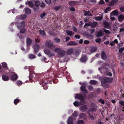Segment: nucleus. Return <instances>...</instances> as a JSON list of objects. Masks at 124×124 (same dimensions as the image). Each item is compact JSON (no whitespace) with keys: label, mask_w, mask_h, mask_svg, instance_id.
<instances>
[{"label":"nucleus","mask_w":124,"mask_h":124,"mask_svg":"<svg viewBox=\"0 0 124 124\" xmlns=\"http://www.w3.org/2000/svg\"><path fill=\"white\" fill-rule=\"evenodd\" d=\"M54 51L56 52H58V54L61 57H63L64 56L65 54V51L61 49L60 48H56L54 49Z\"/></svg>","instance_id":"nucleus-1"},{"label":"nucleus","mask_w":124,"mask_h":124,"mask_svg":"<svg viewBox=\"0 0 124 124\" xmlns=\"http://www.w3.org/2000/svg\"><path fill=\"white\" fill-rule=\"evenodd\" d=\"M48 83L52 84V81H47V82H46L45 81L42 80L40 83V84L43 86L44 89L45 90H46L47 89V86L46 85Z\"/></svg>","instance_id":"nucleus-2"},{"label":"nucleus","mask_w":124,"mask_h":124,"mask_svg":"<svg viewBox=\"0 0 124 124\" xmlns=\"http://www.w3.org/2000/svg\"><path fill=\"white\" fill-rule=\"evenodd\" d=\"M75 98L77 99H78L80 100H84L86 97L85 95L84 94L83 95L77 94L75 96Z\"/></svg>","instance_id":"nucleus-3"},{"label":"nucleus","mask_w":124,"mask_h":124,"mask_svg":"<svg viewBox=\"0 0 124 124\" xmlns=\"http://www.w3.org/2000/svg\"><path fill=\"white\" fill-rule=\"evenodd\" d=\"M53 44V42H51L50 41H47L46 43V46L51 49L54 48V46Z\"/></svg>","instance_id":"nucleus-4"},{"label":"nucleus","mask_w":124,"mask_h":124,"mask_svg":"<svg viewBox=\"0 0 124 124\" xmlns=\"http://www.w3.org/2000/svg\"><path fill=\"white\" fill-rule=\"evenodd\" d=\"M97 106L96 104L93 103L91 104L90 106V110L93 112L95 111L97 109Z\"/></svg>","instance_id":"nucleus-5"},{"label":"nucleus","mask_w":124,"mask_h":124,"mask_svg":"<svg viewBox=\"0 0 124 124\" xmlns=\"http://www.w3.org/2000/svg\"><path fill=\"white\" fill-rule=\"evenodd\" d=\"M27 17V16L25 14L19 15L18 16H16V19L18 20H23L25 19Z\"/></svg>","instance_id":"nucleus-6"},{"label":"nucleus","mask_w":124,"mask_h":124,"mask_svg":"<svg viewBox=\"0 0 124 124\" xmlns=\"http://www.w3.org/2000/svg\"><path fill=\"white\" fill-rule=\"evenodd\" d=\"M33 48L34 53L36 54L39 50V46L38 44H36L33 46Z\"/></svg>","instance_id":"nucleus-7"},{"label":"nucleus","mask_w":124,"mask_h":124,"mask_svg":"<svg viewBox=\"0 0 124 124\" xmlns=\"http://www.w3.org/2000/svg\"><path fill=\"white\" fill-rule=\"evenodd\" d=\"M25 26V22L24 21H22L21 23H19V25L17 26L18 28L19 29H21L23 28Z\"/></svg>","instance_id":"nucleus-8"},{"label":"nucleus","mask_w":124,"mask_h":124,"mask_svg":"<svg viewBox=\"0 0 124 124\" xmlns=\"http://www.w3.org/2000/svg\"><path fill=\"white\" fill-rule=\"evenodd\" d=\"M82 85H81V90L82 92L86 94L88 92V91L86 89L84 85L85 84L83 83Z\"/></svg>","instance_id":"nucleus-9"},{"label":"nucleus","mask_w":124,"mask_h":124,"mask_svg":"<svg viewBox=\"0 0 124 124\" xmlns=\"http://www.w3.org/2000/svg\"><path fill=\"white\" fill-rule=\"evenodd\" d=\"M87 59V56L85 55H83L81 58L80 59V60L82 62H85Z\"/></svg>","instance_id":"nucleus-10"},{"label":"nucleus","mask_w":124,"mask_h":124,"mask_svg":"<svg viewBox=\"0 0 124 124\" xmlns=\"http://www.w3.org/2000/svg\"><path fill=\"white\" fill-rule=\"evenodd\" d=\"M101 85L105 88H108L109 86V85L108 84L104 82H101Z\"/></svg>","instance_id":"nucleus-11"},{"label":"nucleus","mask_w":124,"mask_h":124,"mask_svg":"<svg viewBox=\"0 0 124 124\" xmlns=\"http://www.w3.org/2000/svg\"><path fill=\"white\" fill-rule=\"evenodd\" d=\"M78 44V43L76 41H70L67 44V46H75Z\"/></svg>","instance_id":"nucleus-12"},{"label":"nucleus","mask_w":124,"mask_h":124,"mask_svg":"<svg viewBox=\"0 0 124 124\" xmlns=\"http://www.w3.org/2000/svg\"><path fill=\"white\" fill-rule=\"evenodd\" d=\"M68 4L71 6H73L77 5L78 3L77 1H69Z\"/></svg>","instance_id":"nucleus-13"},{"label":"nucleus","mask_w":124,"mask_h":124,"mask_svg":"<svg viewBox=\"0 0 124 124\" xmlns=\"http://www.w3.org/2000/svg\"><path fill=\"white\" fill-rule=\"evenodd\" d=\"M101 58L103 60H104L107 58V56L105 53L103 51H102L101 52Z\"/></svg>","instance_id":"nucleus-14"},{"label":"nucleus","mask_w":124,"mask_h":124,"mask_svg":"<svg viewBox=\"0 0 124 124\" xmlns=\"http://www.w3.org/2000/svg\"><path fill=\"white\" fill-rule=\"evenodd\" d=\"M87 108V107L86 105H84L81 107L80 109L82 112H85Z\"/></svg>","instance_id":"nucleus-15"},{"label":"nucleus","mask_w":124,"mask_h":124,"mask_svg":"<svg viewBox=\"0 0 124 124\" xmlns=\"http://www.w3.org/2000/svg\"><path fill=\"white\" fill-rule=\"evenodd\" d=\"M68 124H73V120L72 117H70L67 120Z\"/></svg>","instance_id":"nucleus-16"},{"label":"nucleus","mask_w":124,"mask_h":124,"mask_svg":"<svg viewBox=\"0 0 124 124\" xmlns=\"http://www.w3.org/2000/svg\"><path fill=\"white\" fill-rule=\"evenodd\" d=\"M74 51V50L73 48H70L67 51L66 54L68 55H70Z\"/></svg>","instance_id":"nucleus-17"},{"label":"nucleus","mask_w":124,"mask_h":124,"mask_svg":"<svg viewBox=\"0 0 124 124\" xmlns=\"http://www.w3.org/2000/svg\"><path fill=\"white\" fill-rule=\"evenodd\" d=\"M18 77L16 74L13 75L11 77V79L12 80H16L17 79Z\"/></svg>","instance_id":"nucleus-18"},{"label":"nucleus","mask_w":124,"mask_h":124,"mask_svg":"<svg viewBox=\"0 0 124 124\" xmlns=\"http://www.w3.org/2000/svg\"><path fill=\"white\" fill-rule=\"evenodd\" d=\"M39 35H42V36L45 37L46 36V33L44 31L40 29L39 30Z\"/></svg>","instance_id":"nucleus-19"},{"label":"nucleus","mask_w":124,"mask_h":124,"mask_svg":"<svg viewBox=\"0 0 124 124\" xmlns=\"http://www.w3.org/2000/svg\"><path fill=\"white\" fill-rule=\"evenodd\" d=\"M83 11L84 13V15L85 16H92V14L90 13L89 11H86L85 10H84Z\"/></svg>","instance_id":"nucleus-20"},{"label":"nucleus","mask_w":124,"mask_h":124,"mask_svg":"<svg viewBox=\"0 0 124 124\" xmlns=\"http://www.w3.org/2000/svg\"><path fill=\"white\" fill-rule=\"evenodd\" d=\"M2 78L3 80L4 81H8L9 80V77L5 75H3L2 76Z\"/></svg>","instance_id":"nucleus-21"},{"label":"nucleus","mask_w":124,"mask_h":124,"mask_svg":"<svg viewBox=\"0 0 124 124\" xmlns=\"http://www.w3.org/2000/svg\"><path fill=\"white\" fill-rule=\"evenodd\" d=\"M32 40L29 38H27L26 43L28 46L30 45L32 43Z\"/></svg>","instance_id":"nucleus-22"},{"label":"nucleus","mask_w":124,"mask_h":124,"mask_svg":"<svg viewBox=\"0 0 124 124\" xmlns=\"http://www.w3.org/2000/svg\"><path fill=\"white\" fill-rule=\"evenodd\" d=\"M24 10L26 14H29L31 12V10L28 8H26L24 9Z\"/></svg>","instance_id":"nucleus-23"},{"label":"nucleus","mask_w":124,"mask_h":124,"mask_svg":"<svg viewBox=\"0 0 124 124\" xmlns=\"http://www.w3.org/2000/svg\"><path fill=\"white\" fill-rule=\"evenodd\" d=\"M124 20V16L123 15H120L118 17V20L120 22H121Z\"/></svg>","instance_id":"nucleus-24"},{"label":"nucleus","mask_w":124,"mask_h":124,"mask_svg":"<svg viewBox=\"0 0 124 124\" xmlns=\"http://www.w3.org/2000/svg\"><path fill=\"white\" fill-rule=\"evenodd\" d=\"M103 23L105 27V28H108L109 26L110 25L109 23L106 21L103 22Z\"/></svg>","instance_id":"nucleus-25"},{"label":"nucleus","mask_w":124,"mask_h":124,"mask_svg":"<svg viewBox=\"0 0 124 124\" xmlns=\"http://www.w3.org/2000/svg\"><path fill=\"white\" fill-rule=\"evenodd\" d=\"M28 57L31 59H32L36 57V56L35 55L32 54H29L28 55Z\"/></svg>","instance_id":"nucleus-26"},{"label":"nucleus","mask_w":124,"mask_h":124,"mask_svg":"<svg viewBox=\"0 0 124 124\" xmlns=\"http://www.w3.org/2000/svg\"><path fill=\"white\" fill-rule=\"evenodd\" d=\"M40 3L38 0H37L35 1L34 5L35 7H38L40 6Z\"/></svg>","instance_id":"nucleus-27"},{"label":"nucleus","mask_w":124,"mask_h":124,"mask_svg":"<svg viewBox=\"0 0 124 124\" xmlns=\"http://www.w3.org/2000/svg\"><path fill=\"white\" fill-rule=\"evenodd\" d=\"M97 24V23L96 22H94L93 23L92 22L91 26L92 28H94L96 26Z\"/></svg>","instance_id":"nucleus-28"},{"label":"nucleus","mask_w":124,"mask_h":124,"mask_svg":"<svg viewBox=\"0 0 124 124\" xmlns=\"http://www.w3.org/2000/svg\"><path fill=\"white\" fill-rule=\"evenodd\" d=\"M61 8V6L60 5L54 7V9L55 11H57L60 9Z\"/></svg>","instance_id":"nucleus-29"},{"label":"nucleus","mask_w":124,"mask_h":124,"mask_svg":"<svg viewBox=\"0 0 124 124\" xmlns=\"http://www.w3.org/2000/svg\"><path fill=\"white\" fill-rule=\"evenodd\" d=\"M44 53L46 54L50 55L51 54V52L48 49L45 50H44Z\"/></svg>","instance_id":"nucleus-30"},{"label":"nucleus","mask_w":124,"mask_h":124,"mask_svg":"<svg viewBox=\"0 0 124 124\" xmlns=\"http://www.w3.org/2000/svg\"><path fill=\"white\" fill-rule=\"evenodd\" d=\"M46 15L47 16V15L46 14V13L45 12H44L40 14L39 15V16L41 19H42Z\"/></svg>","instance_id":"nucleus-31"},{"label":"nucleus","mask_w":124,"mask_h":124,"mask_svg":"<svg viewBox=\"0 0 124 124\" xmlns=\"http://www.w3.org/2000/svg\"><path fill=\"white\" fill-rule=\"evenodd\" d=\"M97 49V48L96 47H92L90 50V51L91 52H95Z\"/></svg>","instance_id":"nucleus-32"},{"label":"nucleus","mask_w":124,"mask_h":124,"mask_svg":"<svg viewBox=\"0 0 124 124\" xmlns=\"http://www.w3.org/2000/svg\"><path fill=\"white\" fill-rule=\"evenodd\" d=\"M20 102V100L18 99H15L14 101V103L15 105H16L17 104Z\"/></svg>","instance_id":"nucleus-33"},{"label":"nucleus","mask_w":124,"mask_h":124,"mask_svg":"<svg viewBox=\"0 0 124 124\" xmlns=\"http://www.w3.org/2000/svg\"><path fill=\"white\" fill-rule=\"evenodd\" d=\"M90 83L92 84L95 85L97 83V81L95 80H92L90 81Z\"/></svg>","instance_id":"nucleus-34"},{"label":"nucleus","mask_w":124,"mask_h":124,"mask_svg":"<svg viewBox=\"0 0 124 124\" xmlns=\"http://www.w3.org/2000/svg\"><path fill=\"white\" fill-rule=\"evenodd\" d=\"M102 35V32L101 31H99L97 33L96 36L98 38L100 37Z\"/></svg>","instance_id":"nucleus-35"},{"label":"nucleus","mask_w":124,"mask_h":124,"mask_svg":"<svg viewBox=\"0 0 124 124\" xmlns=\"http://www.w3.org/2000/svg\"><path fill=\"white\" fill-rule=\"evenodd\" d=\"M66 33L68 35L70 36H71L73 35V32L71 31L68 30L66 31Z\"/></svg>","instance_id":"nucleus-36"},{"label":"nucleus","mask_w":124,"mask_h":124,"mask_svg":"<svg viewBox=\"0 0 124 124\" xmlns=\"http://www.w3.org/2000/svg\"><path fill=\"white\" fill-rule=\"evenodd\" d=\"M78 124H84L85 122L83 120H78L77 122Z\"/></svg>","instance_id":"nucleus-37"},{"label":"nucleus","mask_w":124,"mask_h":124,"mask_svg":"<svg viewBox=\"0 0 124 124\" xmlns=\"http://www.w3.org/2000/svg\"><path fill=\"white\" fill-rule=\"evenodd\" d=\"M28 5L31 7H33L34 5L33 3L31 1H29L28 3Z\"/></svg>","instance_id":"nucleus-38"},{"label":"nucleus","mask_w":124,"mask_h":124,"mask_svg":"<svg viewBox=\"0 0 124 124\" xmlns=\"http://www.w3.org/2000/svg\"><path fill=\"white\" fill-rule=\"evenodd\" d=\"M1 64L2 65V67L6 69L7 68V65L6 63L4 62Z\"/></svg>","instance_id":"nucleus-39"},{"label":"nucleus","mask_w":124,"mask_h":124,"mask_svg":"<svg viewBox=\"0 0 124 124\" xmlns=\"http://www.w3.org/2000/svg\"><path fill=\"white\" fill-rule=\"evenodd\" d=\"M78 116L77 111H74V113L71 116L73 117H77Z\"/></svg>","instance_id":"nucleus-40"},{"label":"nucleus","mask_w":124,"mask_h":124,"mask_svg":"<svg viewBox=\"0 0 124 124\" xmlns=\"http://www.w3.org/2000/svg\"><path fill=\"white\" fill-rule=\"evenodd\" d=\"M74 105L75 106H78L79 105V102L78 101H75L73 103Z\"/></svg>","instance_id":"nucleus-41"},{"label":"nucleus","mask_w":124,"mask_h":124,"mask_svg":"<svg viewBox=\"0 0 124 124\" xmlns=\"http://www.w3.org/2000/svg\"><path fill=\"white\" fill-rule=\"evenodd\" d=\"M19 38L20 39V41L22 42H23V39H24V37L22 35H20L19 36Z\"/></svg>","instance_id":"nucleus-42"},{"label":"nucleus","mask_w":124,"mask_h":124,"mask_svg":"<svg viewBox=\"0 0 124 124\" xmlns=\"http://www.w3.org/2000/svg\"><path fill=\"white\" fill-rule=\"evenodd\" d=\"M54 40L56 43H58L60 42V40L59 39L57 38H54Z\"/></svg>","instance_id":"nucleus-43"},{"label":"nucleus","mask_w":124,"mask_h":124,"mask_svg":"<svg viewBox=\"0 0 124 124\" xmlns=\"http://www.w3.org/2000/svg\"><path fill=\"white\" fill-rule=\"evenodd\" d=\"M124 50V47H123L119 48V52L120 53H122Z\"/></svg>","instance_id":"nucleus-44"},{"label":"nucleus","mask_w":124,"mask_h":124,"mask_svg":"<svg viewBox=\"0 0 124 124\" xmlns=\"http://www.w3.org/2000/svg\"><path fill=\"white\" fill-rule=\"evenodd\" d=\"M35 41L36 43L39 42L40 41V38L39 37H38L36 39H35Z\"/></svg>","instance_id":"nucleus-45"},{"label":"nucleus","mask_w":124,"mask_h":124,"mask_svg":"<svg viewBox=\"0 0 124 124\" xmlns=\"http://www.w3.org/2000/svg\"><path fill=\"white\" fill-rule=\"evenodd\" d=\"M106 74L107 75L109 76L110 77H111L112 76V73L109 71H106Z\"/></svg>","instance_id":"nucleus-46"},{"label":"nucleus","mask_w":124,"mask_h":124,"mask_svg":"<svg viewBox=\"0 0 124 124\" xmlns=\"http://www.w3.org/2000/svg\"><path fill=\"white\" fill-rule=\"evenodd\" d=\"M102 17L101 16H98L96 17L95 19L97 21H100L102 20Z\"/></svg>","instance_id":"nucleus-47"},{"label":"nucleus","mask_w":124,"mask_h":124,"mask_svg":"<svg viewBox=\"0 0 124 124\" xmlns=\"http://www.w3.org/2000/svg\"><path fill=\"white\" fill-rule=\"evenodd\" d=\"M79 116L81 118L85 117H86V115L84 113H82L79 115Z\"/></svg>","instance_id":"nucleus-48"},{"label":"nucleus","mask_w":124,"mask_h":124,"mask_svg":"<svg viewBox=\"0 0 124 124\" xmlns=\"http://www.w3.org/2000/svg\"><path fill=\"white\" fill-rule=\"evenodd\" d=\"M26 31V30L24 28H22V29H21L20 31V32L22 33H24Z\"/></svg>","instance_id":"nucleus-49"},{"label":"nucleus","mask_w":124,"mask_h":124,"mask_svg":"<svg viewBox=\"0 0 124 124\" xmlns=\"http://www.w3.org/2000/svg\"><path fill=\"white\" fill-rule=\"evenodd\" d=\"M101 82H104L106 83H108V78H103V80Z\"/></svg>","instance_id":"nucleus-50"},{"label":"nucleus","mask_w":124,"mask_h":124,"mask_svg":"<svg viewBox=\"0 0 124 124\" xmlns=\"http://www.w3.org/2000/svg\"><path fill=\"white\" fill-rule=\"evenodd\" d=\"M112 13L114 15H116L118 13V12L117 10H115L113 11L112 12Z\"/></svg>","instance_id":"nucleus-51"},{"label":"nucleus","mask_w":124,"mask_h":124,"mask_svg":"<svg viewBox=\"0 0 124 124\" xmlns=\"http://www.w3.org/2000/svg\"><path fill=\"white\" fill-rule=\"evenodd\" d=\"M99 101L102 104H105V101L104 100H103L102 99H101L99 100Z\"/></svg>","instance_id":"nucleus-52"},{"label":"nucleus","mask_w":124,"mask_h":124,"mask_svg":"<svg viewBox=\"0 0 124 124\" xmlns=\"http://www.w3.org/2000/svg\"><path fill=\"white\" fill-rule=\"evenodd\" d=\"M40 5L41 7L42 8H44L45 6V4L43 2H42V3H40Z\"/></svg>","instance_id":"nucleus-53"},{"label":"nucleus","mask_w":124,"mask_h":124,"mask_svg":"<svg viewBox=\"0 0 124 124\" xmlns=\"http://www.w3.org/2000/svg\"><path fill=\"white\" fill-rule=\"evenodd\" d=\"M119 104L124 106V101H123L120 100L119 102Z\"/></svg>","instance_id":"nucleus-54"},{"label":"nucleus","mask_w":124,"mask_h":124,"mask_svg":"<svg viewBox=\"0 0 124 124\" xmlns=\"http://www.w3.org/2000/svg\"><path fill=\"white\" fill-rule=\"evenodd\" d=\"M108 83L112 82L113 80V79L111 78H108Z\"/></svg>","instance_id":"nucleus-55"},{"label":"nucleus","mask_w":124,"mask_h":124,"mask_svg":"<svg viewBox=\"0 0 124 124\" xmlns=\"http://www.w3.org/2000/svg\"><path fill=\"white\" fill-rule=\"evenodd\" d=\"M101 40V39L100 38H99L96 39L95 41L96 42H98L99 44H100Z\"/></svg>","instance_id":"nucleus-56"},{"label":"nucleus","mask_w":124,"mask_h":124,"mask_svg":"<svg viewBox=\"0 0 124 124\" xmlns=\"http://www.w3.org/2000/svg\"><path fill=\"white\" fill-rule=\"evenodd\" d=\"M17 84L18 85H21L22 84V82L21 81H18L17 82Z\"/></svg>","instance_id":"nucleus-57"},{"label":"nucleus","mask_w":124,"mask_h":124,"mask_svg":"<svg viewBox=\"0 0 124 124\" xmlns=\"http://www.w3.org/2000/svg\"><path fill=\"white\" fill-rule=\"evenodd\" d=\"M92 22H89L88 23H86L85 25H85H87L88 26H91V24Z\"/></svg>","instance_id":"nucleus-58"},{"label":"nucleus","mask_w":124,"mask_h":124,"mask_svg":"<svg viewBox=\"0 0 124 124\" xmlns=\"http://www.w3.org/2000/svg\"><path fill=\"white\" fill-rule=\"evenodd\" d=\"M88 88L89 90L90 91H92L93 89V87L91 85H89L88 86Z\"/></svg>","instance_id":"nucleus-59"},{"label":"nucleus","mask_w":124,"mask_h":124,"mask_svg":"<svg viewBox=\"0 0 124 124\" xmlns=\"http://www.w3.org/2000/svg\"><path fill=\"white\" fill-rule=\"evenodd\" d=\"M88 114L89 117L91 118V119L94 120V117L93 116L91 115L90 114V113H89Z\"/></svg>","instance_id":"nucleus-60"},{"label":"nucleus","mask_w":124,"mask_h":124,"mask_svg":"<svg viewBox=\"0 0 124 124\" xmlns=\"http://www.w3.org/2000/svg\"><path fill=\"white\" fill-rule=\"evenodd\" d=\"M104 31L106 33L109 34L110 33V31L108 30H107L105 29H103Z\"/></svg>","instance_id":"nucleus-61"},{"label":"nucleus","mask_w":124,"mask_h":124,"mask_svg":"<svg viewBox=\"0 0 124 124\" xmlns=\"http://www.w3.org/2000/svg\"><path fill=\"white\" fill-rule=\"evenodd\" d=\"M46 3L48 4H50L51 3V0H45Z\"/></svg>","instance_id":"nucleus-62"},{"label":"nucleus","mask_w":124,"mask_h":124,"mask_svg":"<svg viewBox=\"0 0 124 124\" xmlns=\"http://www.w3.org/2000/svg\"><path fill=\"white\" fill-rule=\"evenodd\" d=\"M81 101L79 102V105H83L85 104V102L84 100H81Z\"/></svg>","instance_id":"nucleus-63"},{"label":"nucleus","mask_w":124,"mask_h":124,"mask_svg":"<svg viewBox=\"0 0 124 124\" xmlns=\"http://www.w3.org/2000/svg\"><path fill=\"white\" fill-rule=\"evenodd\" d=\"M90 41L87 40H85L84 41V43L85 44H88L90 43Z\"/></svg>","instance_id":"nucleus-64"}]
</instances>
